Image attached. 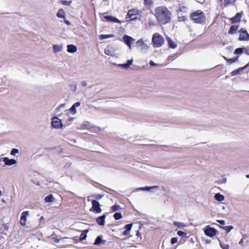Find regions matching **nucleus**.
I'll list each match as a JSON object with an SVG mask.
<instances>
[{
    "label": "nucleus",
    "mask_w": 249,
    "mask_h": 249,
    "mask_svg": "<svg viewBox=\"0 0 249 249\" xmlns=\"http://www.w3.org/2000/svg\"><path fill=\"white\" fill-rule=\"evenodd\" d=\"M246 178H249V175H246Z\"/></svg>",
    "instance_id": "58"
},
{
    "label": "nucleus",
    "mask_w": 249,
    "mask_h": 249,
    "mask_svg": "<svg viewBox=\"0 0 249 249\" xmlns=\"http://www.w3.org/2000/svg\"><path fill=\"white\" fill-rule=\"evenodd\" d=\"M132 224H126L124 228L126 230L128 231H130L131 230V229L132 228Z\"/></svg>",
    "instance_id": "45"
},
{
    "label": "nucleus",
    "mask_w": 249,
    "mask_h": 249,
    "mask_svg": "<svg viewBox=\"0 0 249 249\" xmlns=\"http://www.w3.org/2000/svg\"><path fill=\"white\" fill-rule=\"evenodd\" d=\"M81 85L83 87H86L87 86V83L85 81H82L81 82Z\"/></svg>",
    "instance_id": "54"
},
{
    "label": "nucleus",
    "mask_w": 249,
    "mask_h": 249,
    "mask_svg": "<svg viewBox=\"0 0 249 249\" xmlns=\"http://www.w3.org/2000/svg\"><path fill=\"white\" fill-rule=\"evenodd\" d=\"M67 47V51L70 53H74L77 50V47L72 44L68 45Z\"/></svg>",
    "instance_id": "16"
},
{
    "label": "nucleus",
    "mask_w": 249,
    "mask_h": 249,
    "mask_svg": "<svg viewBox=\"0 0 249 249\" xmlns=\"http://www.w3.org/2000/svg\"><path fill=\"white\" fill-rule=\"evenodd\" d=\"M129 231L125 230L123 231V234L124 235H127L129 233Z\"/></svg>",
    "instance_id": "52"
},
{
    "label": "nucleus",
    "mask_w": 249,
    "mask_h": 249,
    "mask_svg": "<svg viewBox=\"0 0 249 249\" xmlns=\"http://www.w3.org/2000/svg\"><path fill=\"white\" fill-rule=\"evenodd\" d=\"M80 106V103L77 102L74 103L71 107L69 109V111L72 113L73 114H74L76 112V107H78Z\"/></svg>",
    "instance_id": "18"
},
{
    "label": "nucleus",
    "mask_w": 249,
    "mask_h": 249,
    "mask_svg": "<svg viewBox=\"0 0 249 249\" xmlns=\"http://www.w3.org/2000/svg\"><path fill=\"white\" fill-rule=\"evenodd\" d=\"M177 234L182 237H185L187 236V233L186 232L181 231H178Z\"/></svg>",
    "instance_id": "37"
},
{
    "label": "nucleus",
    "mask_w": 249,
    "mask_h": 249,
    "mask_svg": "<svg viewBox=\"0 0 249 249\" xmlns=\"http://www.w3.org/2000/svg\"><path fill=\"white\" fill-rule=\"evenodd\" d=\"M155 16L161 24H166L171 20V13L165 6L157 7L155 10Z\"/></svg>",
    "instance_id": "1"
},
{
    "label": "nucleus",
    "mask_w": 249,
    "mask_h": 249,
    "mask_svg": "<svg viewBox=\"0 0 249 249\" xmlns=\"http://www.w3.org/2000/svg\"><path fill=\"white\" fill-rule=\"evenodd\" d=\"M71 3H72L71 0L67 1V0H62L60 1L61 4L64 5H66V6L70 5Z\"/></svg>",
    "instance_id": "34"
},
{
    "label": "nucleus",
    "mask_w": 249,
    "mask_h": 249,
    "mask_svg": "<svg viewBox=\"0 0 249 249\" xmlns=\"http://www.w3.org/2000/svg\"><path fill=\"white\" fill-rule=\"evenodd\" d=\"M18 153V150L16 148H13L11 152V155L12 156H15L17 153Z\"/></svg>",
    "instance_id": "43"
},
{
    "label": "nucleus",
    "mask_w": 249,
    "mask_h": 249,
    "mask_svg": "<svg viewBox=\"0 0 249 249\" xmlns=\"http://www.w3.org/2000/svg\"><path fill=\"white\" fill-rule=\"evenodd\" d=\"M102 236H98L96 238L94 243V245H99L102 243Z\"/></svg>",
    "instance_id": "29"
},
{
    "label": "nucleus",
    "mask_w": 249,
    "mask_h": 249,
    "mask_svg": "<svg viewBox=\"0 0 249 249\" xmlns=\"http://www.w3.org/2000/svg\"><path fill=\"white\" fill-rule=\"evenodd\" d=\"M137 14H138V11L137 10H136V9L130 10L127 12L126 18H129L130 19V20L134 19L135 18H133L132 17L134 16H136Z\"/></svg>",
    "instance_id": "11"
},
{
    "label": "nucleus",
    "mask_w": 249,
    "mask_h": 249,
    "mask_svg": "<svg viewBox=\"0 0 249 249\" xmlns=\"http://www.w3.org/2000/svg\"><path fill=\"white\" fill-rule=\"evenodd\" d=\"M249 66V64L246 65L245 66L240 67L237 69H236L234 71H233L231 72V76H235L238 74H239L241 71H242L244 70H245L246 68H247Z\"/></svg>",
    "instance_id": "12"
},
{
    "label": "nucleus",
    "mask_w": 249,
    "mask_h": 249,
    "mask_svg": "<svg viewBox=\"0 0 249 249\" xmlns=\"http://www.w3.org/2000/svg\"><path fill=\"white\" fill-rule=\"evenodd\" d=\"M243 243V239H242L240 241H239V244H242V243Z\"/></svg>",
    "instance_id": "55"
},
{
    "label": "nucleus",
    "mask_w": 249,
    "mask_h": 249,
    "mask_svg": "<svg viewBox=\"0 0 249 249\" xmlns=\"http://www.w3.org/2000/svg\"><path fill=\"white\" fill-rule=\"evenodd\" d=\"M242 17L241 13H237L236 15L233 18L230 19L232 23H235L239 22L240 21V19Z\"/></svg>",
    "instance_id": "15"
},
{
    "label": "nucleus",
    "mask_w": 249,
    "mask_h": 249,
    "mask_svg": "<svg viewBox=\"0 0 249 249\" xmlns=\"http://www.w3.org/2000/svg\"><path fill=\"white\" fill-rule=\"evenodd\" d=\"M240 35L239 40H249V34L248 33L246 30L244 29H241L239 31Z\"/></svg>",
    "instance_id": "6"
},
{
    "label": "nucleus",
    "mask_w": 249,
    "mask_h": 249,
    "mask_svg": "<svg viewBox=\"0 0 249 249\" xmlns=\"http://www.w3.org/2000/svg\"><path fill=\"white\" fill-rule=\"evenodd\" d=\"M178 242L177 237H172L171 239V243L172 244H174Z\"/></svg>",
    "instance_id": "46"
},
{
    "label": "nucleus",
    "mask_w": 249,
    "mask_h": 249,
    "mask_svg": "<svg viewBox=\"0 0 249 249\" xmlns=\"http://www.w3.org/2000/svg\"><path fill=\"white\" fill-rule=\"evenodd\" d=\"M158 187H159L158 186H150V187L146 186L144 187L139 188L137 189V190H142V191H149L150 190H151L152 189L157 188Z\"/></svg>",
    "instance_id": "26"
},
{
    "label": "nucleus",
    "mask_w": 249,
    "mask_h": 249,
    "mask_svg": "<svg viewBox=\"0 0 249 249\" xmlns=\"http://www.w3.org/2000/svg\"><path fill=\"white\" fill-rule=\"evenodd\" d=\"M63 47L61 45H54L53 46V49L54 53L60 52L62 50Z\"/></svg>",
    "instance_id": "23"
},
{
    "label": "nucleus",
    "mask_w": 249,
    "mask_h": 249,
    "mask_svg": "<svg viewBox=\"0 0 249 249\" xmlns=\"http://www.w3.org/2000/svg\"><path fill=\"white\" fill-rule=\"evenodd\" d=\"M167 41L168 43L169 46L172 49H174L177 47V44L174 42L170 37H167L166 38Z\"/></svg>",
    "instance_id": "19"
},
{
    "label": "nucleus",
    "mask_w": 249,
    "mask_h": 249,
    "mask_svg": "<svg viewBox=\"0 0 249 249\" xmlns=\"http://www.w3.org/2000/svg\"><path fill=\"white\" fill-rule=\"evenodd\" d=\"M191 17L196 23L203 24L206 21V16L204 13L201 10H197L192 13Z\"/></svg>",
    "instance_id": "2"
},
{
    "label": "nucleus",
    "mask_w": 249,
    "mask_h": 249,
    "mask_svg": "<svg viewBox=\"0 0 249 249\" xmlns=\"http://www.w3.org/2000/svg\"><path fill=\"white\" fill-rule=\"evenodd\" d=\"M104 18L108 21L121 23V21L118 19L112 16H105L104 17Z\"/></svg>",
    "instance_id": "13"
},
{
    "label": "nucleus",
    "mask_w": 249,
    "mask_h": 249,
    "mask_svg": "<svg viewBox=\"0 0 249 249\" xmlns=\"http://www.w3.org/2000/svg\"><path fill=\"white\" fill-rule=\"evenodd\" d=\"M243 52V48H238L235 49L234 51V53L235 54H241Z\"/></svg>",
    "instance_id": "40"
},
{
    "label": "nucleus",
    "mask_w": 249,
    "mask_h": 249,
    "mask_svg": "<svg viewBox=\"0 0 249 249\" xmlns=\"http://www.w3.org/2000/svg\"><path fill=\"white\" fill-rule=\"evenodd\" d=\"M66 104L65 103H63V104H61L60 106H59L58 107H57V108H56V109L57 110H60L61 108H63V107H65V106H66Z\"/></svg>",
    "instance_id": "47"
},
{
    "label": "nucleus",
    "mask_w": 249,
    "mask_h": 249,
    "mask_svg": "<svg viewBox=\"0 0 249 249\" xmlns=\"http://www.w3.org/2000/svg\"><path fill=\"white\" fill-rule=\"evenodd\" d=\"M121 209L120 205L115 204L111 207V210L112 212H116L120 210Z\"/></svg>",
    "instance_id": "31"
},
{
    "label": "nucleus",
    "mask_w": 249,
    "mask_h": 249,
    "mask_svg": "<svg viewBox=\"0 0 249 249\" xmlns=\"http://www.w3.org/2000/svg\"><path fill=\"white\" fill-rule=\"evenodd\" d=\"M173 224L175 226H177L178 228L184 227L185 226V224L182 222H179L177 221H174Z\"/></svg>",
    "instance_id": "32"
},
{
    "label": "nucleus",
    "mask_w": 249,
    "mask_h": 249,
    "mask_svg": "<svg viewBox=\"0 0 249 249\" xmlns=\"http://www.w3.org/2000/svg\"><path fill=\"white\" fill-rule=\"evenodd\" d=\"M56 16L59 18H65L66 17V14L64 10L62 8L60 9L56 14Z\"/></svg>",
    "instance_id": "20"
},
{
    "label": "nucleus",
    "mask_w": 249,
    "mask_h": 249,
    "mask_svg": "<svg viewBox=\"0 0 249 249\" xmlns=\"http://www.w3.org/2000/svg\"><path fill=\"white\" fill-rule=\"evenodd\" d=\"M152 43L154 47L159 48L164 44V39L160 34L156 33L153 35Z\"/></svg>",
    "instance_id": "3"
},
{
    "label": "nucleus",
    "mask_w": 249,
    "mask_h": 249,
    "mask_svg": "<svg viewBox=\"0 0 249 249\" xmlns=\"http://www.w3.org/2000/svg\"><path fill=\"white\" fill-rule=\"evenodd\" d=\"M144 1L146 4L149 5L151 2V0H144Z\"/></svg>",
    "instance_id": "51"
},
{
    "label": "nucleus",
    "mask_w": 249,
    "mask_h": 249,
    "mask_svg": "<svg viewBox=\"0 0 249 249\" xmlns=\"http://www.w3.org/2000/svg\"><path fill=\"white\" fill-rule=\"evenodd\" d=\"M235 1V0H224L225 6H227L229 4H233Z\"/></svg>",
    "instance_id": "38"
},
{
    "label": "nucleus",
    "mask_w": 249,
    "mask_h": 249,
    "mask_svg": "<svg viewBox=\"0 0 249 249\" xmlns=\"http://www.w3.org/2000/svg\"><path fill=\"white\" fill-rule=\"evenodd\" d=\"M238 26L237 25H232L231 26L229 31H228L229 34H234L238 30Z\"/></svg>",
    "instance_id": "21"
},
{
    "label": "nucleus",
    "mask_w": 249,
    "mask_h": 249,
    "mask_svg": "<svg viewBox=\"0 0 249 249\" xmlns=\"http://www.w3.org/2000/svg\"><path fill=\"white\" fill-rule=\"evenodd\" d=\"M28 212L24 211L21 213L20 218H21L23 220L25 219L26 220V218H27V216H28Z\"/></svg>",
    "instance_id": "35"
},
{
    "label": "nucleus",
    "mask_w": 249,
    "mask_h": 249,
    "mask_svg": "<svg viewBox=\"0 0 249 249\" xmlns=\"http://www.w3.org/2000/svg\"><path fill=\"white\" fill-rule=\"evenodd\" d=\"M88 231H89L88 230H84L82 232V233L80 234V236L79 237V240L80 241H83L86 239L87 236V233H88Z\"/></svg>",
    "instance_id": "25"
},
{
    "label": "nucleus",
    "mask_w": 249,
    "mask_h": 249,
    "mask_svg": "<svg viewBox=\"0 0 249 249\" xmlns=\"http://www.w3.org/2000/svg\"><path fill=\"white\" fill-rule=\"evenodd\" d=\"M214 198L218 201L221 202L224 199V196L223 195L220 193H216L214 195Z\"/></svg>",
    "instance_id": "22"
},
{
    "label": "nucleus",
    "mask_w": 249,
    "mask_h": 249,
    "mask_svg": "<svg viewBox=\"0 0 249 249\" xmlns=\"http://www.w3.org/2000/svg\"><path fill=\"white\" fill-rule=\"evenodd\" d=\"M72 119H73V118H72V117H70V118H69V121H72Z\"/></svg>",
    "instance_id": "56"
},
{
    "label": "nucleus",
    "mask_w": 249,
    "mask_h": 249,
    "mask_svg": "<svg viewBox=\"0 0 249 249\" xmlns=\"http://www.w3.org/2000/svg\"><path fill=\"white\" fill-rule=\"evenodd\" d=\"M123 39L125 44L130 49L131 47V43L135 40V39L132 37L127 36L124 35L123 37Z\"/></svg>",
    "instance_id": "8"
},
{
    "label": "nucleus",
    "mask_w": 249,
    "mask_h": 249,
    "mask_svg": "<svg viewBox=\"0 0 249 249\" xmlns=\"http://www.w3.org/2000/svg\"><path fill=\"white\" fill-rule=\"evenodd\" d=\"M44 200L46 202L50 203L54 201V198L52 194H50L45 197Z\"/></svg>",
    "instance_id": "24"
},
{
    "label": "nucleus",
    "mask_w": 249,
    "mask_h": 249,
    "mask_svg": "<svg viewBox=\"0 0 249 249\" xmlns=\"http://www.w3.org/2000/svg\"><path fill=\"white\" fill-rule=\"evenodd\" d=\"M1 159H0V161H1Z\"/></svg>",
    "instance_id": "62"
},
{
    "label": "nucleus",
    "mask_w": 249,
    "mask_h": 249,
    "mask_svg": "<svg viewBox=\"0 0 249 249\" xmlns=\"http://www.w3.org/2000/svg\"><path fill=\"white\" fill-rule=\"evenodd\" d=\"M149 65L151 66H158L159 64H157V63H155L154 62H153L152 60H150V62H149Z\"/></svg>",
    "instance_id": "49"
},
{
    "label": "nucleus",
    "mask_w": 249,
    "mask_h": 249,
    "mask_svg": "<svg viewBox=\"0 0 249 249\" xmlns=\"http://www.w3.org/2000/svg\"><path fill=\"white\" fill-rule=\"evenodd\" d=\"M113 217L115 220H118L122 218V215L120 213H115Z\"/></svg>",
    "instance_id": "30"
},
{
    "label": "nucleus",
    "mask_w": 249,
    "mask_h": 249,
    "mask_svg": "<svg viewBox=\"0 0 249 249\" xmlns=\"http://www.w3.org/2000/svg\"><path fill=\"white\" fill-rule=\"evenodd\" d=\"M92 196L95 198L96 200H100L104 196V195L97 194L93 196Z\"/></svg>",
    "instance_id": "41"
},
{
    "label": "nucleus",
    "mask_w": 249,
    "mask_h": 249,
    "mask_svg": "<svg viewBox=\"0 0 249 249\" xmlns=\"http://www.w3.org/2000/svg\"><path fill=\"white\" fill-rule=\"evenodd\" d=\"M104 53L107 55H112L113 54L112 51L108 47L105 49Z\"/></svg>",
    "instance_id": "33"
},
{
    "label": "nucleus",
    "mask_w": 249,
    "mask_h": 249,
    "mask_svg": "<svg viewBox=\"0 0 249 249\" xmlns=\"http://www.w3.org/2000/svg\"><path fill=\"white\" fill-rule=\"evenodd\" d=\"M2 159L5 165L7 166L12 165L17 163V161L15 159H9L7 157L3 158Z\"/></svg>",
    "instance_id": "10"
},
{
    "label": "nucleus",
    "mask_w": 249,
    "mask_h": 249,
    "mask_svg": "<svg viewBox=\"0 0 249 249\" xmlns=\"http://www.w3.org/2000/svg\"><path fill=\"white\" fill-rule=\"evenodd\" d=\"M56 241V242H58L59 241V239H58V240H56V241Z\"/></svg>",
    "instance_id": "59"
},
{
    "label": "nucleus",
    "mask_w": 249,
    "mask_h": 249,
    "mask_svg": "<svg viewBox=\"0 0 249 249\" xmlns=\"http://www.w3.org/2000/svg\"><path fill=\"white\" fill-rule=\"evenodd\" d=\"M114 35L113 34L110 35H100L99 36V39L101 40L108 38L109 37H113Z\"/></svg>",
    "instance_id": "28"
},
{
    "label": "nucleus",
    "mask_w": 249,
    "mask_h": 249,
    "mask_svg": "<svg viewBox=\"0 0 249 249\" xmlns=\"http://www.w3.org/2000/svg\"><path fill=\"white\" fill-rule=\"evenodd\" d=\"M92 208L91 209L96 213H100L102 212V209L100 208V205L98 201L96 200H92L91 201Z\"/></svg>",
    "instance_id": "7"
},
{
    "label": "nucleus",
    "mask_w": 249,
    "mask_h": 249,
    "mask_svg": "<svg viewBox=\"0 0 249 249\" xmlns=\"http://www.w3.org/2000/svg\"><path fill=\"white\" fill-rule=\"evenodd\" d=\"M43 216H42V217H41V219H43Z\"/></svg>",
    "instance_id": "61"
},
{
    "label": "nucleus",
    "mask_w": 249,
    "mask_h": 249,
    "mask_svg": "<svg viewBox=\"0 0 249 249\" xmlns=\"http://www.w3.org/2000/svg\"><path fill=\"white\" fill-rule=\"evenodd\" d=\"M133 59L128 60L126 63L119 64L118 66L124 69H128L132 64Z\"/></svg>",
    "instance_id": "17"
},
{
    "label": "nucleus",
    "mask_w": 249,
    "mask_h": 249,
    "mask_svg": "<svg viewBox=\"0 0 249 249\" xmlns=\"http://www.w3.org/2000/svg\"><path fill=\"white\" fill-rule=\"evenodd\" d=\"M216 221L222 225H224L225 224V221L223 220H217Z\"/></svg>",
    "instance_id": "50"
},
{
    "label": "nucleus",
    "mask_w": 249,
    "mask_h": 249,
    "mask_svg": "<svg viewBox=\"0 0 249 249\" xmlns=\"http://www.w3.org/2000/svg\"><path fill=\"white\" fill-rule=\"evenodd\" d=\"M222 0H220V1H222Z\"/></svg>",
    "instance_id": "63"
},
{
    "label": "nucleus",
    "mask_w": 249,
    "mask_h": 249,
    "mask_svg": "<svg viewBox=\"0 0 249 249\" xmlns=\"http://www.w3.org/2000/svg\"><path fill=\"white\" fill-rule=\"evenodd\" d=\"M64 22H65L66 24H67V25H71V22H70L69 20H67V19H65V20H64Z\"/></svg>",
    "instance_id": "53"
},
{
    "label": "nucleus",
    "mask_w": 249,
    "mask_h": 249,
    "mask_svg": "<svg viewBox=\"0 0 249 249\" xmlns=\"http://www.w3.org/2000/svg\"><path fill=\"white\" fill-rule=\"evenodd\" d=\"M26 220H25V219H22L21 218L20 219V224H21V226H24L26 224Z\"/></svg>",
    "instance_id": "48"
},
{
    "label": "nucleus",
    "mask_w": 249,
    "mask_h": 249,
    "mask_svg": "<svg viewBox=\"0 0 249 249\" xmlns=\"http://www.w3.org/2000/svg\"><path fill=\"white\" fill-rule=\"evenodd\" d=\"M238 56H235L231 59H229L226 57H224V59L227 61V63H229L230 64L235 62L238 59Z\"/></svg>",
    "instance_id": "27"
},
{
    "label": "nucleus",
    "mask_w": 249,
    "mask_h": 249,
    "mask_svg": "<svg viewBox=\"0 0 249 249\" xmlns=\"http://www.w3.org/2000/svg\"><path fill=\"white\" fill-rule=\"evenodd\" d=\"M223 229L226 231H227V232H230L231 230L233 229L232 226H225L223 228Z\"/></svg>",
    "instance_id": "42"
},
{
    "label": "nucleus",
    "mask_w": 249,
    "mask_h": 249,
    "mask_svg": "<svg viewBox=\"0 0 249 249\" xmlns=\"http://www.w3.org/2000/svg\"><path fill=\"white\" fill-rule=\"evenodd\" d=\"M70 89L72 90L73 92H75L77 89V86L76 85L74 84H70L69 85Z\"/></svg>",
    "instance_id": "39"
},
{
    "label": "nucleus",
    "mask_w": 249,
    "mask_h": 249,
    "mask_svg": "<svg viewBox=\"0 0 249 249\" xmlns=\"http://www.w3.org/2000/svg\"><path fill=\"white\" fill-rule=\"evenodd\" d=\"M106 217V216L104 214L98 217L96 219L98 224H99L100 226H104L105 223Z\"/></svg>",
    "instance_id": "14"
},
{
    "label": "nucleus",
    "mask_w": 249,
    "mask_h": 249,
    "mask_svg": "<svg viewBox=\"0 0 249 249\" xmlns=\"http://www.w3.org/2000/svg\"><path fill=\"white\" fill-rule=\"evenodd\" d=\"M51 124L52 127L54 128L59 129L63 127L61 120L59 119L57 117H54L52 118Z\"/></svg>",
    "instance_id": "5"
},
{
    "label": "nucleus",
    "mask_w": 249,
    "mask_h": 249,
    "mask_svg": "<svg viewBox=\"0 0 249 249\" xmlns=\"http://www.w3.org/2000/svg\"><path fill=\"white\" fill-rule=\"evenodd\" d=\"M203 231L205 234L210 237H213L217 233V230L214 228L210 227V226H207L203 229Z\"/></svg>",
    "instance_id": "4"
},
{
    "label": "nucleus",
    "mask_w": 249,
    "mask_h": 249,
    "mask_svg": "<svg viewBox=\"0 0 249 249\" xmlns=\"http://www.w3.org/2000/svg\"><path fill=\"white\" fill-rule=\"evenodd\" d=\"M136 45L138 48H141L142 51H147L149 47L144 43L142 39L138 40L136 42Z\"/></svg>",
    "instance_id": "9"
},
{
    "label": "nucleus",
    "mask_w": 249,
    "mask_h": 249,
    "mask_svg": "<svg viewBox=\"0 0 249 249\" xmlns=\"http://www.w3.org/2000/svg\"><path fill=\"white\" fill-rule=\"evenodd\" d=\"M220 247L223 249H229V246L228 244H225V243H220Z\"/></svg>",
    "instance_id": "44"
},
{
    "label": "nucleus",
    "mask_w": 249,
    "mask_h": 249,
    "mask_svg": "<svg viewBox=\"0 0 249 249\" xmlns=\"http://www.w3.org/2000/svg\"><path fill=\"white\" fill-rule=\"evenodd\" d=\"M226 178L223 179V182H226Z\"/></svg>",
    "instance_id": "57"
},
{
    "label": "nucleus",
    "mask_w": 249,
    "mask_h": 249,
    "mask_svg": "<svg viewBox=\"0 0 249 249\" xmlns=\"http://www.w3.org/2000/svg\"><path fill=\"white\" fill-rule=\"evenodd\" d=\"M187 10H188L187 7H186L185 6H180L178 8V11H179V12H183L184 13H185L187 12Z\"/></svg>",
    "instance_id": "36"
},
{
    "label": "nucleus",
    "mask_w": 249,
    "mask_h": 249,
    "mask_svg": "<svg viewBox=\"0 0 249 249\" xmlns=\"http://www.w3.org/2000/svg\"><path fill=\"white\" fill-rule=\"evenodd\" d=\"M1 195V191L0 190V196Z\"/></svg>",
    "instance_id": "60"
}]
</instances>
